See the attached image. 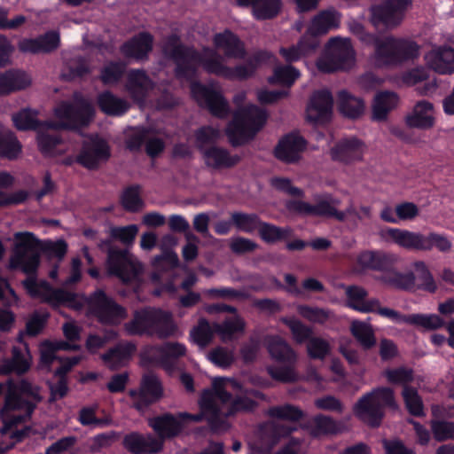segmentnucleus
<instances>
[{
	"label": "nucleus",
	"instance_id": "obj_1",
	"mask_svg": "<svg viewBox=\"0 0 454 454\" xmlns=\"http://www.w3.org/2000/svg\"><path fill=\"white\" fill-rule=\"evenodd\" d=\"M40 253V241L32 233H17L9 268L28 275L22 284L32 297L40 298L54 307L66 305L74 309L81 308L82 302L76 294L63 288L53 289L46 281H37L32 276L39 266Z\"/></svg>",
	"mask_w": 454,
	"mask_h": 454
},
{
	"label": "nucleus",
	"instance_id": "obj_2",
	"mask_svg": "<svg viewBox=\"0 0 454 454\" xmlns=\"http://www.w3.org/2000/svg\"><path fill=\"white\" fill-rule=\"evenodd\" d=\"M254 399H264V395L254 389L244 390L233 379L216 378L212 389L203 391L200 405L212 429L218 431L227 428L229 416L254 411L257 407Z\"/></svg>",
	"mask_w": 454,
	"mask_h": 454
},
{
	"label": "nucleus",
	"instance_id": "obj_3",
	"mask_svg": "<svg viewBox=\"0 0 454 454\" xmlns=\"http://www.w3.org/2000/svg\"><path fill=\"white\" fill-rule=\"evenodd\" d=\"M162 51L164 55L174 62L175 76L180 80H196L200 67L207 74L224 79L230 72V67L222 62L220 55L215 51H209V54L204 56L194 48L182 43L177 34H171L166 37Z\"/></svg>",
	"mask_w": 454,
	"mask_h": 454
},
{
	"label": "nucleus",
	"instance_id": "obj_4",
	"mask_svg": "<svg viewBox=\"0 0 454 454\" xmlns=\"http://www.w3.org/2000/svg\"><path fill=\"white\" fill-rule=\"evenodd\" d=\"M348 27L361 42L373 46L372 60L377 67H396L419 56V45L412 40L394 35L380 37L367 32L364 26L356 20L351 21Z\"/></svg>",
	"mask_w": 454,
	"mask_h": 454
},
{
	"label": "nucleus",
	"instance_id": "obj_5",
	"mask_svg": "<svg viewBox=\"0 0 454 454\" xmlns=\"http://www.w3.org/2000/svg\"><path fill=\"white\" fill-rule=\"evenodd\" d=\"M4 394V405L0 410V418L4 426L0 434H7L13 427L28 420L43 396L40 387L27 380L14 383L8 381L5 386L0 383V398Z\"/></svg>",
	"mask_w": 454,
	"mask_h": 454
},
{
	"label": "nucleus",
	"instance_id": "obj_6",
	"mask_svg": "<svg viewBox=\"0 0 454 454\" xmlns=\"http://www.w3.org/2000/svg\"><path fill=\"white\" fill-rule=\"evenodd\" d=\"M267 119L268 113L256 105H248L236 111L226 129L231 145L240 146L254 139L264 127Z\"/></svg>",
	"mask_w": 454,
	"mask_h": 454
},
{
	"label": "nucleus",
	"instance_id": "obj_7",
	"mask_svg": "<svg viewBox=\"0 0 454 454\" xmlns=\"http://www.w3.org/2000/svg\"><path fill=\"white\" fill-rule=\"evenodd\" d=\"M381 235L386 240L411 251H431L434 247L442 253H449L452 248V242L446 235L434 231L425 235L404 229L387 228Z\"/></svg>",
	"mask_w": 454,
	"mask_h": 454
},
{
	"label": "nucleus",
	"instance_id": "obj_8",
	"mask_svg": "<svg viewBox=\"0 0 454 454\" xmlns=\"http://www.w3.org/2000/svg\"><path fill=\"white\" fill-rule=\"evenodd\" d=\"M386 407L398 408L394 390L390 387H378L364 395L355 404L356 416L371 427L380 426Z\"/></svg>",
	"mask_w": 454,
	"mask_h": 454
},
{
	"label": "nucleus",
	"instance_id": "obj_9",
	"mask_svg": "<svg viewBox=\"0 0 454 454\" xmlns=\"http://www.w3.org/2000/svg\"><path fill=\"white\" fill-rule=\"evenodd\" d=\"M264 343L273 359L286 364L285 366H269L267 371L270 377L284 383L299 380L300 378L295 370L297 354L288 342L278 335H268L264 339Z\"/></svg>",
	"mask_w": 454,
	"mask_h": 454
},
{
	"label": "nucleus",
	"instance_id": "obj_10",
	"mask_svg": "<svg viewBox=\"0 0 454 454\" xmlns=\"http://www.w3.org/2000/svg\"><path fill=\"white\" fill-rule=\"evenodd\" d=\"M55 116L59 122L49 121L46 123L50 129H77L87 126L93 117L92 106L86 101L78 104L68 101L60 102L54 109Z\"/></svg>",
	"mask_w": 454,
	"mask_h": 454
},
{
	"label": "nucleus",
	"instance_id": "obj_11",
	"mask_svg": "<svg viewBox=\"0 0 454 454\" xmlns=\"http://www.w3.org/2000/svg\"><path fill=\"white\" fill-rule=\"evenodd\" d=\"M355 61V51L348 39L333 37L327 43L326 54L318 59L319 71L331 74L338 70L349 69Z\"/></svg>",
	"mask_w": 454,
	"mask_h": 454
},
{
	"label": "nucleus",
	"instance_id": "obj_12",
	"mask_svg": "<svg viewBox=\"0 0 454 454\" xmlns=\"http://www.w3.org/2000/svg\"><path fill=\"white\" fill-rule=\"evenodd\" d=\"M107 270L110 275L120 278L123 283L137 281L144 272L143 264L128 250L109 247Z\"/></svg>",
	"mask_w": 454,
	"mask_h": 454
},
{
	"label": "nucleus",
	"instance_id": "obj_13",
	"mask_svg": "<svg viewBox=\"0 0 454 454\" xmlns=\"http://www.w3.org/2000/svg\"><path fill=\"white\" fill-rule=\"evenodd\" d=\"M411 4V0H383L371 7V22L378 27L395 28L403 22Z\"/></svg>",
	"mask_w": 454,
	"mask_h": 454
},
{
	"label": "nucleus",
	"instance_id": "obj_14",
	"mask_svg": "<svg viewBox=\"0 0 454 454\" xmlns=\"http://www.w3.org/2000/svg\"><path fill=\"white\" fill-rule=\"evenodd\" d=\"M189 82L192 97L199 106L207 108L213 116L218 118H225L230 114L229 103L220 90L200 81L192 80Z\"/></svg>",
	"mask_w": 454,
	"mask_h": 454
},
{
	"label": "nucleus",
	"instance_id": "obj_15",
	"mask_svg": "<svg viewBox=\"0 0 454 454\" xmlns=\"http://www.w3.org/2000/svg\"><path fill=\"white\" fill-rule=\"evenodd\" d=\"M90 311L99 322L106 325H118L128 316L127 310L108 297L102 290L95 291L88 298Z\"/></svg>",
	"mask_w": 454,
	"mask_h": 454
},
{
	"label": "nucleus",
	"instance_id": "obj_16",
	"mask_svg": "<svg viewBox=\"0 0 454 454\" xmlns=\"http://www.w3.org/2000/svg\"><path fill=\"white\" fill-rule=\"evenodd\" d=\"M205 417L203 412L199 414H190L187 412L179 413L176 417L172 414H164L149 419V426L157 433V439L162 442L165 438H170L177 435L183 429V421L199 422Z\"/></svg>",
	"mask_w": 454,
	"mask_h": 454
},
{
	"label": "nucleus",
	"instance_id": "obj_17",
	"mask_svg": "<svg viewBox=\"0 0 454 454\" xmlns=\"http://www.w3.org/2000/svg\"><path fill=\"white\" fill-rule=\"evenodd\" d=\"M162 387L158 377L153 373L145 374L141 381L139 390H130L129 395L133 399L136 409L142 411L149 404L158 401L162 396Z\"/></svg>",
	"mask_w": 454,
	"mask_h": 454
},
{
	"label": "nucleus",
	"instance_id": "obj_18",
	"mask_svg": "<svg viewBox=\"0 0 454 454\" xmlns=\"http://www.w3.org/2000/svg\"><path fill=\"white\" fill-rule=\"evenodd\" d=\"M110 157V147L102 138H90L83 143L77 156V162L88 170L94 168L98 163L106 161Z\"/></svg>",
	"mask_w": 454,
	"mask_h": 454
},
{
	"label": "nucleus",
	"instance_id": "obj_19",
	"mask_svg": "<svg viewBox=\"0 0 454 454\" xmlns=\"http://www.w3.org/2000/svg\"><path fill=\"white\" fill-rule=\"evenodd\" d=\"M333 98L328 90H316L307 107L308 120L313 123H326L331 120Z\"/></svg>",
	"mask_w": 454,
	"mask_h": 454
},
{
	"label": "nucleus",
	"instance_id": "obj_20",
	"mask_svg": "<svg viewBox=\"0 0 454 454\" xmlns=\"http://www.w3.org/2000/svg\"><path fill=\"white\" fill-rule=\"evenodd\" d=\"M176 244L177 239L173 235L167 234L162 237L160 242L162 254L153 259L155 271L153 273L152 278L154 282H159L161 279L163 272L173 270L177 266V254L171 250Z\"/></svg>",
	"mask_w": 454,
	"mask_h": 454
},
{
	"label": "nucleus",
	"instance_id": "obj_21",
	"mask_svg": "<svg viewBox=\"0 0 454 454\" xmlns=\"http://www.w3.org/2000/svg\"><path fill=\"white\" fill-rule=\"evenodd\" d=\"M381 317L391 319L398 324H408L415 326L423 327L428 331H434L442 328L444 321L436 314H410L403 315L397 310H383Z\"/></svg>",
	"mask_w": 454,
	"mask_h": 454
},
{
	"label": "nucleus",
	"instance_id": "obj_22",
	"mask_svg": "<svg viewBox=\"0 0 454 454\" xmlns=\"http://www.w3.org/2000/svg\"><path fill=\"white\" fill-rule=\"evenodd\" d=\"M348 298V305L360 312L377 313L381 316L383 310H392L387 307H381L380 301L376 298L366 300L367 291L361 286H349L345 288Z\"/></svg>",
	"mask_w": 454,
	"mask_h": 454
},
{
	"label": "nucleus",
	"instance_id": "obj_23",
	"mask_svg": "<svg viewBox=\"0 0 454 454\" xmlns=\"http://www.w3.org/2000/svg\"><path fill=\"white\" fill-rule=\"evenodd\" d=\"M153 49V36L149 32H139L121 46V52L128 59L137 61L148 59Z\"/></svg>",
	"mask_w": 454,
	"mask_h": 454
},
{
	"label": "nucleus",
	"instance_id": "obj_24",
	"mask_svg": "<svg viewBox=\"0 0 454 454\" xmlns=\"http://www.w3.org/2000/svg\"><path fill=\"white\" fill-rule=\"evenodd\" d=\"M122 443L133 454H156L162 450V441L150 434L132 432L124 436Z\"/></svg>",
	"mask_w": 454,
	"mask_h": 454
},
{
	"label": "nucleus",
	"instance_id": "obj_25",
	"mask_svg": "<svg viewBox=\"0 0 454 454\" xmlns=\"http://www.w3.org/2000/svg\"><path fill=\"white\" fill-rule=\"evenodd\" d=\"M60 45V35L58 31L50 30L36 38L24 39L20 43V50L23 52L51 53Z\"/></svg>",
	"mask_w": 454,
	"mask_h": 454
},
{
	"label": "nucleus",
	"instance_id": "obj_26",
	"mask_svg": "<svg viewBox=\"0 0 454 454\" xmlns=\"http://www.w3.org/2000/svg\"><path fill=\"white\" fill-rule=\"evenodd\" d=\"M398 257L391 253L382 251H364L357 256V265L363 270H371L378 271H387L392 268Z\"/></svg>",
	"mask_w": 454,
	"mask_h": 454
},
{
	"label": "nucleus",
	"instance_id": "obj_27",
	"mask_svg": "<svg viewBox=\"0 0 454 454\" xmlns=\"http://www.w3.org/2000/svg\"><path fill=\"white\" fill-rule=\"evenodd\" d=\"M307 142L300 135L290 133L282 137L275 148V156L286 162H295L305 150Z\"/></svg>",
	"mask_w": 454,
	"mask_h": 454
},
{
	"label": "nucleus",
	"instance_id": "obj_28",
	"mask_svg": "<svg viewBox=\"0 0 454 454\" xmlns=\"http://www.w3.org/2000/svg\"><path fill=\"white\" fill-rule=\"evenodd\" d=\"M434 105L425 99L418 101L405 117L406 126L411 129L427 130L434 127Z\"/></svg>",
	"mask_w": 454,
	"mask_h": 454
},
{
	"label": "nucleus",
	"instance_id": "obj_29",
	"mask_svg": "<svg viewBox=\"0 0 454 454\" xmlns=\"http://www.w3.org/2000/svg\"><path fill=\"white\" fill-rule=\"evenodd\" d=\"M157 309L145 308L136 310L133 318L124 324L123 328L128 335H153Z\"/></svg>",
	"mask_w": 454,
	"mask_h": 454
},
{
	"label": "nucleus",
	"instance_id": "obj_30",
	"mask_svg": "<svg viewBox=\"0 0 454 454\" xmlns=\"http://www.w3.org/2000/svg\"><path fill=\"white\" fill-rule=\"evenodd\" d=\"M126 87L135 101L144 102L153 89V82L144 69H131L127 77Z\"/></svg>",
	"mask_w": 454,
	"mask_h": 454
},
{
	"label": "nucleus",
	"instance_id": "obj_31",
	"mask_svg": "<svg viewBox=\"0 0 454 454\" xmlns=\"http://www.w3.org/2000/svg\"><path fill=\"white\" fill-rule=\"evenodd\" d=\"M363 151V143L358 138L352 137L339 141L331 149V157L333 160L349 163L360 160Z\"/></svg>",
	"mask_w": 454,
	"mask_h": 454
},
{
	"label": "nucleus",
	"instance_id": "obj_32",
	"mask_svg": "<svg viewBox=\"0 0 454 454\" xmlns=\"http://www.w3.org/2000/svg\"><path fill=\"white\" fill-rule=\"evenodd\" d=\"M425 59L428 67L440 74L454 73V49L451 47L434 49Z\"/></svg>",
	"mask_w": 454,
	"mask_h": 454
},
{
	"label": "nucleus",
	"instance_id": "obj_33",
	"mask_svg": "<svg viewBox=\"0 0 454 454\" xmlns=\"http://www.w3.org/2000/svg\"><path fill=\"white\" fill-rule=\"evenodd\" d=\"M240 7H251L252 14L257 20H267L276 18L281 12L282 0H236Z\"/></svg>",
	"mask_w": 454,
	"mask_h": 454
},
{
	"label": "nucleus",
	"instance_id": "obj_34",
	"mask_svg": "<svg viewBox=\"0 0 454 454\" xmlns=\"http://www.w3.org/2000/svg\"><path fill=\"white\" fill-rule=\"evenodd\" d=\"M214 43L217 48L223 49L225 56L228 58L244 59L247 56L244 43L236 34L229 29L215 34Z\"/></svg>",
	"mask_w": 454,
	"mask_h": 454
},
{
	"label": "nucleus",
	"instance_id": "obj_35",
	"mask_svg": "<svg viewBox=\"0 0 454 454\" xmlns=\"http://www.w3.org/2000/svg\"><path fill=\"white\" fill-rule=\"evenodd\" d=\"M31 355L27 344L22 347L14 346L12 349V357L4 359L3 363L4 373L5 375L12 372L23 374L27 372L31 366Z\"/></svg>",
	"mask_w": 454,
	"mask_h": 454
},
{
	"label": "nucleus",
	"instance_id": "obj_36",
	"mask_svg": "<svg viewBox=\"0 0 454 454\" xmlns=\"http://www.w3.org/2000/svg\"><path fill=\"white\" fill-rule=\"evenodd\" d=\"M314 200L316 203L312 205L311 215L333 217L340 222L346 220V213H342L336 208L340 201L332 195H316Z\"/></svg>",
	"mask_w": 454,
	"mask_h": 454
},
{
	"label": "nucleus",
	"instance_id": "obj_37",
	"mask_svg": "<svg viewBox=\"0 0 454 454\" xmlns=\"http://www.w3.org/2000/svg\"><path fill=\"white\" fill-rule=\"evenodd\" d=\"M135 351L136 346L134 343H120L104 354L102 359L111 370H117L127 364Z\"/></svg>",
	"mask_w": 454,
	"mask_h": 454
},
{
	"label": "nucleus",
	"instance_id": "obj_38",
	"mask_svg": "<svg viewBox=\"0 0 454 454\" xmlns=\"http://www.w3.org/2000/svg\"><path fill=\"white\" fill-rule=\"evenodd\" d=\"M100 111L109 116H121L129 109V103L109 90L101 92L97 98Z\"/></svg>",
	"mask_w": 454,
	"mask_h": 454
},
{
	"label": "nucleus",
	"instance_id": "obj_39",
	"mask_svg": "<svg viewBox=\"0 0 454 454\" xmlns=\"http://www.w3.org/2000/svg\"><path fill=\"white\" fill-rule=\"evenodd\" d=\"M399 98L392 91H381L374 98L372 105V118L376 121H385L388 113L398 105Z\"/></svg>",
	"mask_w": 454,
	"mask_h": 454
},
{
	"label": "nucleus",
	"instance_id": "obj_40",
	"mask_svg": "<svg viewBox=\"0 0 454 454\" xmlns=\"http://www.w3.org/2000/svg\"><path fill=\"white\" fill-rule=\"evenodd\" d=\"M30 84L27 75L19 70H9L0 75V95L26 89Z\"/></svg>",
	"mask_w": 454,
	"mask_h": 454
},
{
	"label": "nucleus",
	"instance_id": "obj_41",
	"mask_svg": "<svg viewBox=\"0 0 454 454\" xmlns=\"http://www.w3.org/2000/svg\"><path fill=\"white\" fill-rule=\"evenodd\" d=\"M338 108L345 117L357 119L364 113V104L361 98L352 96L347 90H340L338 93Z\"/></svg>",
	"mask_w": 454,
	"mask_h": 454
},
{
	"label": "nucleus",
	"instance_id": "obj_42",
	"mask_svg": "<svg viewBox=\"0 0 454 454\" xmlns=\"http://www.w3.org/2000/svg\"><path fill=\"white\" fill-rule=\"evenodd\" d=\"M339 23L340 14L338 12L335 10H325L313 18L309 27L311 31L323 35L330 30L338 27Z\"/></svg>",
	"mask_w": 454,
	"mask_h": 454
},
{
	"label": "nucleus",
	"instance_id": "obj_43",
	"mask_svg": "<svg viewBox=\"0 0 454 454\" xmlns=\"http://www.w3.org/2000/svg\"><path fill=\"white\" fill-rule=\"evenodd\" d=\"M246 322L239 315L226 318L223 323L214 324L215 332L217 333L223 341L232 340L236 334H242L245 332Z\"/></svg>",
	"mask_w": 454,
	"mask_h": 454
},
{
	"label": "nucleus",
	"instance_id": "obj_44",
	"mask_svg": "<svg viewBox=\"0 0 454 454\" xmlns=\"http://www.w3.org/2000/svg\"><path fill=\"white\" fill-rule=\"evenodd\" d=\"M350 332L364 349L368 350L375 347L377 340L370 324L354 320L350 325Z\"/></svg>",
	"mask_w": 454,
	"mask_h": 454
},
{
	"label": "nucleus",
	"instance_id": "obj_45",
	"mask_svg": "<svg viewBox=\"0 0 454 454\" xmlns=\"http://www.w3.org/2000/svg\"><path fill=\"white\" fill-rule=\"evenodd\" d=\"M177 333L178 328L173 320L172 314L157 309L153 335H157L160 338H168L176 336Z\"/></svg>",
	"mask_w": 454,
	"mask_h": 454
},
{
	"label": "nucleus",
	"instance_id": "obj_46",
	"mask_svg": "<svg viewBox=\"0 0 454 454\" xmlns=\"http://www.w3.org/2000/svg\"><path fill=\"white\" fill-rule=\"evenodd\" d=\"M204 159L207 165L215 168L234 166L239 160L238 156L230 155L226 149L211 146L204 152Z\"/></svg>",
	"mask_w": 454,
	"mask_h": 454
},
{
	"label": "nucleus",
	"instance_id": "obj_47",
	"mask_svg": "<svg viewBox=\"0 0 454 454\" xmlns=\"http://www.w3.org/2000/svg\"><path fill=\"white\" fill-rule=\"evenodd\" d=\"M21 152V145L15 134L5 129H0V157L14 160Z\"/></svg>",
	"mask_w": 454,
	"mask_h": 454
},
{
	"label": "nucleus",
	"instance_id": "obj_48",
	"mask_svg": "<svg viewBox=\"0 0 454 454\" xmlns=\"http://www.w3.org/2000/svg\"><path fill=\"white\" fill-rule=\"evenodd\" d=\"M381 279L389 286L402 290H411L416 286V278L413 272L387 271Z\"/></svg>",
	"mask_w": 454,
	"mask_h": 454
},
{
	"label": "nucleus",
	"instance_id": "obj_49",
	"mask_svg": "<svg viewBox=\"0 0 454 454\" xmlns=\"http://www.w3.org/2000/svg\"><path fill=\"white\" fill-rule=\"evenodd\" d=\"M300 72L293 66H278L273 69V74L268 77L270 84H278L290 88L299 78Z\"/></svg>",
	"mask_w": 454,
	"mask_h": 454
},
{
	"label": "nucleus",
	"instance_id": "obj_50",
	"mask_svg": "<svg viewBox=\"0 0 454 454\" xmlns=\"http://www.w3.org/2000/svg\"><path fill=\"white\" fill-rule=\"evenodd\" d=\"M257 231L261 239L267 243H276L291 237L293 233L290 227L280 228L262 221Z\"/></svg>",
	"mask_w": 454,
	"mask_h": 454
},
{
	"label": "nucleus",
	"instance_id": "obj_51",
	"mask_svg": "<svg viewBox=\"0 0 454 454\" xmlns=\"http://www.w3.org/2000/svg\"><path fill=\"white\" fill-rule=\"evenodd\" d=\"M266 414L272 419L290 422H297L303 417V411L299 407L288 403L272 406L268 409Z\"/></svg>",
	"mask_w": 454,
	"mask_h": 454
},
{
	"label": "nucleus",
	"instance_id": "obj_52",
	"mask_svg": "<svg viewBox=\"0 0 454 454\" xmlns=\"http://www.w3.org/2000/svg\"><path fill=\"white\" fill-rule=\"evenodd\" d=\"M79 346L74 343H68L65 340L45 341L41 347V361L50 364L56 358L55 352L58 350H76Z\"/></svg>",
	"mask_w": 454,
	"mask_h": 454
},
{
	"label": "nucleus",
	"instance_id": "obj_53",
	"mask_svg": "<svg viewBox=\"0 0 454 454\" xmlns=\"http://www.w3.org/2000/svg\"><path fill=\"white\" fill-rule=\"evenodd\" d=\"M413 268L416 271L415 287L429 293H434L437 289V286L426 263L422 261L415 262Z\"/></svg>",
	"mask_w": 454,
	"mask_h": 454
},
{
	"label": "nucleus",
	"instance_id": "obj_54",
	"mask_svg": "<svg viewBox=\"0 0 454 454\" xmlns=\"http://www.w3.org/2000/svg\"><path fill=\"white\" fill-rule=\"evenodd\" d=\"M280 321L288 326L296 343L301 344L309 341L311 338L313 333L311 327L304 325L301 321L294 317H282Z\"/></svg>",
	"mask_w": 454,
	"mask_h": 454
},
{
	"label": "nucleus",
	"instance_id": "obj_55",
	"mask_svg": "<svg viewBox=\"0 0 454 454\" xmlns=\"http://www.w3.org/2000/svg\"><path fill=\"white\" fill-rule=\"evenodd\" d=\"M14 126L19 130H37L43 126V123L36 119L34 113L29 109H23L12 116Z\"/></svg>",
	"mask_w": 454,
	"mask_h": 454
},
{
	"label": "nucleus",
	"instance_id": "obj_56",
	"mask_svg": "<svg viewBox=\"0 0 454 454\" xmlns=\"http://www.w3.org/2000/svg\"><path fill=\"white\" fill-rule=\"evenodd\" d=\"M214 332V325H210L207 320L202 318L191 331V337L196 344L204 348L212 340Z\"/></svg>",
	"mask_w": 454,
	"mask_h": 454
},
{
	"label": "nucleus",
	"instance_id": "obj_57",
	"mask_svg": "<svg viewBox=\"0 0 454 454\" xmlns=\"http://www.w3.org/2000/svg\"><path fill=\"white\" fill-rule=\"evenodd\" d=\"M125 72V65L121 61H110L100 71V81L105 85L117 83Z\"/></svg>",
	"mask_w": 454,
	"mask_h": 454
},
{
	"label": "nucleus",
	"instance_id": "obj_58",
	"mask_svg": "<svg viewBox=\"0 0 454 454\" xmlns=\"http://www.w3.org/2000/svg\"><path fill=\"white\" fill-rule=\"evenodd\" d=\"M402 396L405 406L411 414L414 416H421L423 414V402L415 387H403Z\"/></svg>",
	"mask_w": 454,
	"mask_h": 454
},
{
	"label": "nucleus",
	"instance_id": "obj_59",
	"mask_svg": "<svg viewBox=\"0 0 454 454\" xmlns=\"http://www.w3.org/2000/svg\"><path fill=\"white\" fill-rule=\"evenodd\" d=\"M232 223L240 231L253 232L258 230L261 220L255 214L234 212L231 214Z\"/></svg>",
	"mask_w": 454,
	"mask_h": 454
},
{
	"label": "nucleus",
	"instance_id": "obj_60",
	"mask_svg": "<svg viewBox=\"0 0 454 454\" xmlns=\"http://www.w3.org/2000/svg\"><path fill=\"white\" fill-rule=\"evenodd\" d=\"M387 382L391 384H399L405 387H411L409 384L413 381V371L406 367H399L395 369H387L384 372Z\"/></svg>",
	"mask_w": 454,
	"mask_h": 454
},
{
	"label": "nucleus",
	"instance_id": "obj_61",
	"mask_svg": "<svg viewBox=\"0 0 454 454\" xmlns=\"http://www.w3.org/2000/svg\"><path fill=\"white\" fill-rule=\"evenodd\" d=\"M265 434L272 438V444H276L280 438L289 435L295 430L294 427L286 425L280 421H269L266 422L262 427Z\"/></svg>",
	"mask_w": 454,
	"mask_h": 454
},
{
	"label": "nucleus",
	"instance_id": "obj_62",
	"mask_svg": "<svg viewBox=\"0 0 454 454\" xmlns=\"http://www.w3.org/2000/svg\"><path fill=\"white\" fill-rule=\"evenodd\" d=\"M298 312L305 319L317 324H324L333 316L329 309L307 305L299 306Z\"/></svg>",
	"mask_w": 454,
	"mask_h": 454
},
{
	"label": "nucleus",
	"instance_id": "obj_63",
	"mask_svg": "<svg viewBox=\"0 0 454 454\" xmlns=\"http://www.w3.org/2000/svg\"><path fill=\"white\" fill-rule=\"evenodd\" d=\"M121 205L130 212L142 209L144 202L140 198V187L136 185L127 188L121 196Z\"/></svg>",
	"mask_w": 454,
	"mask_h": 454
},
{
	"label": "nucleus",
	"instance_id": "obj_64",
	"mask_svg": "<svg viewBox=\"0 0 454 454\" xmlns=\"http://www.w3.org/2000/svg\"><path fill=\"white\" fill-rule=\"evenodd\" d=\"M36 140L39 151L44 155L52 154L56 147L62 143L59 135L48 132H39Z\"/></svg>",
	"mask_w": 454,
	"mask_h": 454
}]
</instances>
